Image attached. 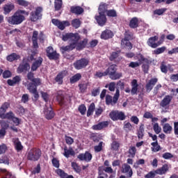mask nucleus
<instances>
[{
  "mask_svg": "<svg viewBox=\"0 0 178 178\" xmlns=\"http://www.w3.org/2000/svg\"><path fill=\"white\" fill-rule=\"evenodd\" d=\"M26 15V16H29V13L23 10H17L13 14V16L9 17L7 19V22L9 23V24H13V25L22 24V23H23V22H24L26 19L24 17V15Z\"/></svg>",
  "mask_w": 178,
  "mask_h": 178,
  "instance_id": "1",
  "label": "nucleus"
},
{
  "mask_svg": "<svg viewBox=\"0 0 178 178\" xmlns=\"http://www.w3.org/2000/svg\"><path fill=\"white\" fill-rule=\"evenodd\" d=\"M120 97V90L118 88L116 89L114 96L107 95L106 96V104L107 105H115L118 103L119 97Z\"/></svg>",
  "mask_w": 178,
  "mask_h": 178,
  "instance_id": "2",
  "label": "nucleus"
},
{
  "mask_svg": "<svg viewBox=\"0 0 178 178\" xmlns=\"http://www.w3.org/2000/svg\"><path fill=\"white\" fill-rule=\"evenodd\" d=\"M168 170V165H164L162 168H159L154 171H151L147 173L145 177V178H154L156 175H165Z\"/></svg>",
  "mask_w": 178,
  "mask_h": 178,
  "instance_id": "3",
  "label": "nucleus"
},
{
  "mask_svg": "<svg viewBox=\"0 0 178 178\" xmlns=\"http://www.w3.org/2000/svg\"><path fill=\"white\" fill-rule=\"evenodd\" d=\"M40 156H41V150L39 149H33L29 152L27 159L29 161L35 162V161L40 159Z\"/></svg>",
  "mask_w": 178,
  "mask_h": 178,
  "instance_id": "4",
  "label": "nucleus"
},
{
  "mask_svg": "<svg viewBox=\"0 0 178 178\" xmlns=\"http://www.w3.org/2000/svg\"><path fill=\"white\" fill-rule=\"evenodd\" d=\"M42 17V8L41 7L36 8L35 11L31 13L30 19L31 22H37Z\"/></svg>",
  "mask_w": 178,
  "mask_h": 178,
  "instance_id": "5",
  "label": "nucleus"
},
{
  "mask_svg": "<svg viewBox=\"0 0 178 178\" xmlns=\"http://www.w3.org/2000/svg\"><path fill=\"white\" fill-rule=\"evenodd\" d=\"M63 41H72V42H77L80 40L78 33H66L63 35Z\"/></svg>",
  "mask_w": 178,
  "mask_h": 178,
  "instance_id": "6",
  "label": "nucleus"
},
{
  "mask_svg": "<svg viewBox=\"0 0 178 178\" xmlns=\"http://www.w3.org/2000/svg\"><path fill=\"white\" fill-rule=\"evenodd\" d=\"M110 118L112 120H124L126 115L122 111H112L110 113Z\"/></svg>",
  "mask_w": 178,
  "mask_h": 178,
  "instance_id": "7",
  "label": "nucleus"
},
{
  "mask_svg": "<svg viewBox=\"0 0 178 178\" xmlns=\"http://www.w3.org/2000/svg\"><path fill=\"white\" fill-rule=\"evenodd\" d=\"M47 56L49 59L56 60L59 58V54H58L56 50H54V47L49 46L46 49Z\"/></svg>",
  "mask_w": 178,
  "mask_h": 178,
  "instance_id": "8",
  "label": "nucleus"
},
{
  "mask_svg": "<svg viewBox=\"0 0 178 178\" xmlns=\"http://www.w3.org/2000/svg\"><path fill=\"white\" fill-rule=\"evenodd\" d=\"M44 113L46 119L48 120H51V119H53L54 116H55L54 111H52V107L51 106L50 104H45Z\"/></svg>",
  "mask_w": 178,
  "mask_h": 178,
  "instance_id": "9",
  "label": "nucleus"
},
{
  "mask_svg": "<svg viewBox=\"0 0 178 178\" xmlns=\"http://www.w3.org/2000/svg\"><path fill=\"white\" fill-rule=\"evenodd\" d=\"M51 22L53 24H54V26H56L60 30H65V27L70 26V24L67 21L60 22L59 19H53Z\"/></svg>",
  "mask_w": 178,
  "mask_h": 178,
  "instance_id": "10",
  "label": "nucleus"
},
{
  "mask_svg": "<svg viewBox=\"0 0 178 178\" xmlns=\"http://www.w3.org/2000/svg\"><path fill=\"white\" fill-rule=\"evenodd\" d=\"M156 41H158L157 36L151 37L148 39L147 44L149 47H151V48H157V47L161 45V42H156Z\"/></svg>",
  "mask_w": 178,
  "mask_h": 178,
  "instance_id": "11",
  "label": "nucleus"
},
{
  "mask_svg": "<svg viewBox=\"0 0 178 178\" xmlns=\"http://www.w3.org/2000/svg\"><path fill=\"white\" fill-rule=\"evenodd\" d=\"M87 65H88V61L86 58H81V60H77L76 63H74L75 69H77L78 70L86 67Z\"/></svg>",
  "mask_w": 178,
  "mask_h": 178,
  "instance_id": "12",
  "label": "nucleus"
},
{
  "mask_svg": "<svg viewBox=\"0 0 178 178\" xmlns=\"http://www.w3.org/2000/svg\"><path fill=\"white\" fill-rule=\"evenodd\" d=\"M76 47H77V42H72L67 46L61 47L60 51L62 54H65V52H70V51H73Z\"/></svg>",
  "mask_w": 178,
  "mask_h": 178,
  "instance_id": "13",
  "label": "nucleus"
},
{
  "mask_svg": "<svg viewBox=\"0 0 178 178\" xmlns=\"http://www.w3.org/2000/svg\"><path fill=\"white\" fill-rule=\"evenodd\" d=\"M66 76H67V72L66 70L61 71L55 78L56 83H58V84H63V78L66 77Z\"/></svg>",
  "mask_w": 178,
  "mask_h": 178,
  "instance_id": "14",
  "label": "nucleus"
},
{
  "mask_svg": "<svg viewBox=\"0 0 178 178\" xmlns=\"http://www.w3.org/2000/svg\"><path fill=\"white\" fill-rule=\"evenodd\" d=\"M95 19L99 26H101L102 27L106 24V16H105V14L99 13V15L95 17Z\"/></svg>",
  "mask_w": 178,
  "mask_h": 178,
  "instance_id": "15",
  "label": "nucleus"
},
{
  "mask_svg": "<svg viewBox=\"0 0 178 178\" xmlns=\"http://www.w3.org/2000/svg\"><path fill=\"white\" fill-rule=\"evenodd\" d=\"M79 161H85L86 162H90L92 159V154L86 152L85 154H81L78 156Z\"/></svg>",
  "mask_w": 178,
  "mask_h": 178,
  "instance_id": "16",
  "label": "nucleus"
},
{
  "mask_svg": "<svg viewBox=\"0 0 178 178\" xmlns=\"http://www.w3.org/2000/svg\"><path fill=\"white\" fill-rule=\"evenodd\" d=\"M158 83V79L153 78L151 79L149 82L146 84V91L150 92L151 90L154 88V86Z\"/></svg>",
  "mask_w": 178,
  "mask_h": 178,
  "instance_id": "17",
  "label": "nucleus"
},
{
  "mask_svg": "<svg viewBox=\"0 0 178 178\" xmlns=\"http://www.w3.org/2000/svg\"><path fill=\"white\" fill-rule=\"evenodd\" d=\"M122 173H126L129 177H131L133 176V170H131V167L128 164H123L122 165Z\"/></svg>",
  "mask_w": 178,
  "mask_h": 178,
  "instance_id": "18",
  "label": "nucleus"
},
{
  "mask_svg": "<svg viewBox=\"0 0 178 178\" xmlns=\"http://www.w3.org/2000/svg\"><path fill=\"white\" fill-rule=\"evenodd\" d=\"M172 96L166 95L160 103L162 108H168L170 104V102L172 101Z\"/></svg>",
  "mask_w": 178,
  "mask_h": 178,
  "instance_id": "19",
  "label": "nucleus"
},
{
  "mask_svg": "<svg viewBox=\"0 0 178 178\" xmlns=\"http://www.w3.org/2000/svg\"><path fill=\"white\" fill-rule=\"evenodd\" d=\"M113 37V32L109 29H106L101 34V38L102 40H109V38H112Z\"/></svg>",
  "mask_w": 178,
  "mask_h": 178,
  "instance_id": "20",
  "label": "nucleus"
},
{
  "mask_svg": "<svg viewBox=\"0 0 178 178\" xmlns=\"http://www.w3.org/2000/svg\"><path fill=\"white\" fill-rule=\"evenodd\" d=\"M42 58L39 57L38 60H36L31 65V69L32 72H35L41 65H42Z\"/></svg>",
  "mask_w": 178,
  "mask_h": 178,
  "instance_id": "21",
  "label": "nucleus"
},
{
  "mask_svg": "<svg viewBox=\"0 0 178 178\" xmlns=\"http://www.w3.org/2000/svg\"><path fill=\"white\" fill-rule=\"evenodd\" d=\"M27 90L31 92V94L33 95L35 99H38L40 98V95H38V92L37 91V88L33 86H26Z\"/></svg>",
  "mask_w": 178,
  "mask_h": 178,
  "instance_id": "22",
  "label": "nucleus"
},
{
  "mask_svg": "<svg viewBox=\"0 0 178 178\" xmlns=\"http://www.w3.org/2000/svg\"><path fill=\"white\" fill-rule=\"evenodd\" d=\"M131 95H137V91H138V83H137V80L134 79L131 82Z\"/></svg>",
  "mask_w": 178,
  "mask_h": 178,
  "instance_id": "23",
  "label": "nucleus"
},
{
  "mask_svg": "<svg viewBox=\"0 0 178 178\" xmlns=\"http://www.w3.org/2000/svg\"><path fill=\"white\" fill-rule=\"evenodd\" d=\"M30 70V64L24 63L22 65H19L17 68L18 73H23V72H29Z\"/></svg>",
  "mask_w": 178,
  "mask_h": 178,
  "instance_id": "24",
  "label": "nucleus"
},
{
  "mask_svg": "<svg viewBox=\"0 0 178 178\" xmlns=\"http://www.w3.org/2000/svg\"><path fill=\"white\" fill-rule=\"evenodd\" d=\"M131 38V36H129V38L126 36L124 39H122L121 41V45L123 47H128V49H131L133 48V46L131 45V43L129 41Z\"/></svg>",
  "mask_w": 178,
  "mask_h": 178,
  "instance_id": "25",
  "label": "nucleus"
},
{
  "mask_svg": "<svg viewBox=\"0 0 178 178\" xmlns=\"http://www.w3.org/2000/svg\"><path fill=\"white\" fill-rule=\"evenodd\" d=\"M105 127H108V122H99L97 124L93 125L92 129L93 130H102V129H105Z\"/></svg>",
  "mask_w": 178,
  "mask_h": 178,
  "instance_id": "26",
  "label": "nucleus"
},
{
  "mask_svg": "<svg viewBox=\"0 0 178 178\" xmlns=\"http://www.w3.org/2000/svg\"><path fill=\"white\" fill-rule=\"evenodd\" d=\"M75 152L74 150H73V149L72 147H70L69 149H67V147H65L64 148V156H65V158H69V156H74L75 155Z\"/></svg>",
  "mask_w": 178,
  "mask_h": 178,
  "instance_id": "27",
  "label": "nucleus"
},
{
  "mask_svg": "<svg viewBox=\"0 0 178 178\" xmlns=\"http://www.w3.org/2000/svg\"><path fill=\"white\" fill-rule=\"evenodd\" d=\"M38 40V31H34L32 36L33 48H38V42H37Z\"/></svg>",
  "mask_w": 178,
  "mask_h": 178,
  "instance_id": "28",
  "label": "nucleus"
},
{
  "mask_svg": "<svg viewBox=\"0 0 178 178\" xmlns=\"http://www.w3.org/2000/svg\"><path fill=\"white\" fill-rule=\"evenodd\" d=\"M72 13L75 15H81L84 12V9L80 6H72L70 8Z\"/></svg>",
  "mask_w": 178,
  "mask_h": 178,
  "instance_id": "29",
  "label": "nucleus"
},
{
  "mask_svg": "<svg viewBox=\"0 0 178 178\" xmlns=\"http://www.w3.org/2000/svg\"><path fill=\"white\" fill-rule=\"evenodd\" d=\"M173 130V127L169 123L163 124V131L165 134H170Z\"/></svg>",
  "mask_w": 178,
  "mask_h": 178,
  "instance_id": "30",
  "label": "nucleus"
},
{
  "mask_svg": "<svg viewBox=\"0 0 178 178\" xmlns=\"http://www.w3.org/2000/svg\"><path fill=\"white\" fill-rule=\"evenodd\" d=\"M13 143L17 151H21V149H23V146L22 145V143L20 142V140H19V138H13Z\"/></svg>",
  "mask_w": 178,
  "mask_h": 178,
  "instance_id": "31",
  "label": "nucleus"
},
{
  "mask_svg": "<svg viewBox=\"0 0 178 178\" xmlns=\"http://www.w3.org/2000/svg\"><path fill=\"white\" fill-rule=\"evenodd\" d=\"M1 119H8L9 120H12L15 118V113L12 111H9L8 113L3 114H0Z\"/></svg>",
  "mask_w": 178,
  "mask_h": 178,
  "instance_id": "32",
  "label": "nucleus"
},
{
  "mask_svg": "<svg viewBox=\"0 0 178 178\" xmlns=\"http://www.w3.org/2000/svg\"><path fill=\"white\" fill-rule=\"evenodd\" d=\"M108 12V4L102 3L99 6V13L105 15Z\"/></svg>",
  "mask_w": 178,
  "mask_h": 178,
  "instance_id": "33",
  "label": "nucleus"
},
{
  "mask_svg": "<svg viewBox=\"0 0 178 178\" xmlns=\"http://www.w3.org/2000/svg\"><path fill=\"white\" fill-rule=\"evenodd\" d=\"M105 72L106 75H108L111 77V75H113L114 73H116V65H111Z\"/></svg>",
  "mask_w": 178,
  "mask_h": 178,
  "instance_id": "34",
  "label": "nucleus"
},
{
  "mask_svg": "<svg viewBox=\"0 0 178 178\" xmlns=\"http://www.w3.org/2000/svg\"><path fill=\"white\" fill-rule=\"evenodd\" d=\"M6 59L8 62H13L14 60H17V59H20V56L17 55L16 53H13L8 55L6 57Z\"/></svg>",
  "mask_w": 178,
  "mask_h": 178,
  "instance_id": "35",
  "label": "nucleus"
},
{
  "mask_svg": "<svg viewBox=\"0 0 178 178\" xmlns=\"http://www.w3.org/2000/svg\"><path fill=\"white\" fill-rule=\"evenodd\" d=\"M32 83H29L28 85H25L26 86H32V87H35V88H37V87H38V86H41L42 83H41V79L40 78H35L34 79H33Z\"/></svg>",
  "mask_w": 178,
  "mask_h": 178,
  "instance_id": "36",
  "label": "nucleus"
},
{
  "mask_svg": "<svg viewBox=\"0 0 178 178\" xmlns=\"http://www.w3.org/2000/svg\"><path fill=\"white\" fill-rule=\"evenodd\" d=\"M15 9V5L13 4H6L3 7V10H4V15H8L12 12Z\"/></svg>",
  "mask_w": 178,
  "mask_h": 178,
  "instance_id": "37",
  "label": "nucleus"
},
{
  "mask_svg": "<svg viewBox=\"0 0 178 178\" xmlns=\"http://www.w3.org/2000/svg\"><path fill=\"white\" fill-rule=\"evenodd\" d=\"M56 173L61 178H74L73 175H68L67 174H66V172H65V171L60 169L57 170Z\"/></svg>",
  "mask_w": 178,
  "mask_h": 178,
  "instance_id": "38",
  "label": "nucleus"
},
{
  "mask_svg": "<svg viewBox=\"0 0 178 178\" xmlns=\"http://www.w3.org/2000/svg\"><path fill=\"white\" fill-rule=\"evenodd\" d=\"M20 81V76H15L13 79H8V86H15V84H17Z\"/></svg>",
  "mask_w": 178,
  "mask_h": 178,
  "instance_id": "39",
  "label": "nucleus"
},
{
  "mask_svg": "<svg viewBox=\"0 0 178 178\" xmlns=\"http://www.w3.org/2000/svg\"><path fill=\"white\" fill-rule=\"evenodd\" d=\"M129 26L131 27V29H136L138 27V19L137 17H134L131 19Z\"/></svg>",
  "mask_w": 178,
  "mask_h": 178,
  "instance_id": "40",
  "label": "nucleus"
},
{
  "mask_svg": "<svg viewBox=\"0 0 178 178\" xmlns=\"http://www.w3.org/2000/svg\"><path fill=\"white\" fill-rule=\"evenodd\" d=\"M9 106H10V104L8 102H5L0 108V115H4Z\"/></svg>",
  "mask_w": 178,
  "mask_h": 178,
  "instance_id": "41",
  "label": "nucleus"
},
{
  "mask_svg": "<svg viewBox=\"0 0 178 178\" xmlns=\"http://www.w3.org/2000/svg\"><path fill=\"white\" fill-rule=\"evenodd\" d=\"M57 101L60 105H62V104H63V101H65V96H63V92H62V91L58 92Z\"/></svg>",
  "mask_w": 178,
  "mask_h": 178,
  "instance_id": "42",
  "label": "nucleus"
},
{
  "mask_svg": "<svg viewBox=\"0 0 178 178\" xmlns=\"http://www.w3.org/2000/svg\"><path fill=\"white\" fill-rule=\"evenodd\" d=\"M95 110V104L94 103H91L88 109L87 116L88 117L91 116V115L94 113Z\"/></svg>",
  "mask_w": 178,
  "mask_h": 178,
  "instance_id": "43",
  "label": "nucleus"
},
{
  "mask_svg": "<svg viewBox=\"0 0 178 178\" xmlns=\"http://www.w3.org/2000/svg\"><path fill=\"white\" fill-rule=\"evenodd\" d=\"M86 45H87V40L86 39L82 40L80 43L77 42L76 49L78 51H80V49H83V48H84Z\"/></svg>",
  "mask_w": 178,
  "mask_h": 178,
  "instance_id": "44",
  "label": "nucleus"
},
{
  "mask_svg": "<svg viewBox=\"0 0 178 178\" xmlns=\"http://www.w3.org/2000/svg\"><path fill=\"white\" fill-rule=\"evenodd\" d=\"M151 145L153 147H152L153 152H158L161 149V146L158 144V142H153Z\"/></svg>",
  "mask_w": 178,
  "mask_h": 178,
  "instance_id": "45",
  "label": "nucleus"
},
{
  "mask_svg": "<svg viewBox=\"0 0 178 178\" xmlns=\"http://www.w3.org/2000/svg\"><path fill=\"white\" fill-rule=\"evenodd\" d=\"M80 79H81V74H76L70 78V83H72V84L76 83Z\"/></svg>",
  "mask_w": 178,
  "mask_h": 178,
  "instance_id": "46",
  "label": "nucleus"
},
{
  "mask_svg": "<svg viewBox=\"0 0 178 178\" xmlns=\"http://www.w3.org/2000/svg\"><path fill=\"white\" fill-rule=\"evenodd\" d=\"M153 130L156 134H159L162 131V128L159 126V124L154 123L153 124Z\"/></svg>",
  "mask_w": 178,
  "mask_h": 178,
  "instance_id": "47",
  "label": "nucleus"
},
{
  "mask_svg": "<svg viewBox=\"0 0 178 178\" xmlns=\"http://www.w3.org/2000/svg\"><path fill=\"white\" fill-rule=\"evenodd\" d=\"M138 138H143L144 137V124H141L138 131Z\"/></svg>",
  "mask_w": 178,
  "mask_h": 178,
  "instance_id": "48",
  "label": "nucleus"
},
{
  "mask_svg": "<svg viewBox=\"0 0 178 178\" xmlns=\"http://www.w3.org/2000/svg\"><path fill=\"white\" fill-rule=\"evenodd\" d=\"M119 147H120V145L119 144V143L116 141H113L111 143V151H119Z\"/></svg>",
  "mask_w": 178,
  "mask_h": 178,
  "instance_id": "49",
  "label": "nucleus"
},
{
  "mask_svg": "<svg viewBox=\"0 0 178 178\" xmlns=\"http://www.w3.org/2000/svg\"><path fill=\"white\" fill-rule=\"evenodd\" d=\"M108 87L109 91L113 92V91H115V88H116V83L115 82H111L108 85H106L105 86L106 88H108Z\"/></svg>",
  "mask_w": 178,
  "mask_h": 178,
  "instance_id": "50",
  "label": "nucleus"
},
{
  "mask_svg": "<svg viewBox=\"0 0 178 178\" xmlns=\"http://www.w3.org/2000/svg\"><path fill=\"white\" fill-rule=\"evenodd\" d=\"M54 8L56 10H59L62 8V0H55Z\"/></svg>",
  "mask_w": 178,
  "mask_h": 178,
  "instance_id": "51",
  "label": "nucleus"
},
{
  "mask_svg": "<svg viewBox=\"0 0 178 178\" xmlns=\"http://www.w3.org/2000/svg\"><path fill=\"white\" fill-rule=\"evenodd\" d=\"M104 142H100L98 145L94 147L95 152H101L102 151Z\"/></svg>",
  "mask_w": 178,
  "mask_h": 178,
  "instance_id": "52",
  "label": "nucleus"
},
{
  "mask_svg": "<svg viewBox=\"0 0 178 178\" xmlns=\"http://www.w3.org/2000/svg\"><path fill=\"white\" fill-rule=\"evenodd\" d=\"M122 76V73L115 72L111 76H110V79H111V80H119V79H120Z\"/></svg>",
  "mask_w": 178,
  "mask_h": 178,
  "instance_id": "53",
  "label": "nucleus"
},
{
  "mask_svg": "<svg viewBox=\"0 0 178 178\" xmlns=\"http://www.w3.org/2000/svg\"><path fill=\"white\" fill-rule=\"evenodd\" d=\"M131 129H133V126L130 122H124V130H125V131H131Z\"/></svg>",
  "mask_w": 178,
  "mask_h": 178,
  "instance_id": "54",
  "label": "nucleus"
},
{
  "mask_svg": "<svg viewBox=\"0 0 178 178\" xmlns=\"http://www.w3.org/2000/svg\"><path fill=\"white\" fill-rule=\"evenodd\" d=\"M165 47H159L154 50V54L156 55H159L160 54H163V52H165Z\"/></svg>",
  "mask_w": 178,
  "mask_h": 178,
  "instance_id": "55",
  "label": "nucleus"
},
{
  "mask_svg": "<svg viewBox=\"0 0 178 178\" xmlns=\"http://www.w3.org/2000/svg\"><path fill=\"white\" fill-rule=\"evenodd\" d=\"M6 151H8V146H6L5 143L0 145V155H2V154H5Z\"/></svg>",
  "mask_w": 178,
  "mask_h": 178,
  "instance_id": "56",
  "label": "nucleus"
},
{
  "mask_svg": "<svg viewBox=\"0 0 178 178\" xmlns=\"http://www.w3.org/2000/svg\"><path fill=\"white\" fill-rule=\"evenodd\" d=\"M30 99V96L28 94H24L22 97L21 102H23V104H27Z\"/></svg>",
  "mask_w": 178,
  "mask_h": 178,
  "instance_id": "57",
  "label": "nucleus"
},
{
  "mask_svg": "<svg viewBox=\"0 0 178 178\" xmlns=\"http://www.w3.org/2000/svg\"><path fill=\"white\" fill-rule=\"evenodd\" d=\"M72 168L74 169V170L75 172H76V173H80V172L81 170L80 169V167L79 166V165L76 164V163H75V162L72 163Z\"/></svg>",
  "mask_w": 178,
  "mask_h": 178,
  "instance_id": "58",
  "label": "nucleus"
},
{
  "mask_svg": "<svg viewBox=\"0 0 178 178\" xmlns=\"http://www.w3.org/2000/svg\"><path fill=\"white\" fill-rule=\"evenodd\" d=\"M72 24L73 27H74L75 29H79V27H80V19H73L72 22Z\"/></svg>",
  "mask_w": 178,
  "mask_h": 178,
  "instance_id": "59",
  "label": "nucleus"
},
{
  "mask_svg": "<svg viewBox=\"0 0 178 178\" xmlns=\"http://www.w3.org/2000/svg\"><path fill=\"white\" fill-rule=\"evenodd\" d=\"M136 147L132 146L129 148V154L131 155V156H132V158H134V156H136Z\"/></svg>",
  "mask_w": 178,
  "mask_h": 178,
  "instance_id": "60",
  "label": "nucleus"
},
{
  "mask_svg": "<svg viewBox=\"0 0 178 178\" xmlns=\"http://www.w3.org/2000/svg\"><path fill=\"white\" fill-rule=\"evenodd\" d=\"M106 15L110 17H116V11L115 10H107Z\"/></svg>",
  "mask_w": 178,
  "mask_h": 178,
  "instance_id": "61",
  "label": "nucleus"
},
{
  "mask_svg": "<svg viewBox=\"0 0 178 178\" xmlns=\"http://www.w3.org/2000/svg\"><path fill=\"white\" fill-rule=\"evenodd\" d=\"M0 124H1V129H4L5 130H6L9 128V123H8L5 120H1L0 122Z\"/></svg>",
  "mask_w": 178,
  "mask_h": 178,
  "instance_id": "62",
  "label": "nucleus"
},
{
  "mask_svg": "<svg viewBox=\"0 0 178 178\" xmlns=\"http://www.w3.org/2000/svg\"><path fill=\"white\" fill-rule=\"evenodd\" d=\"M17 3H18V5H20V6H24L26 8V6L29 5V1L26 0H17Z\"/></svg>",
  "mask_w": 178,
  "mask_h": 178,
  "instance_id": "63",
  "label": "nucleus"
},
{
  "mask_svg": "<svg viewBox=\"0 0 178 178\" xmlns=\"http://www.w3.org/2000/svg\"><path fill=\"white\" fill-rule=\"evenodd\" d=\"M81 92H86L87 90V83H81L79 85Z\"/></svg>",
  "mask_w": 178,
  "mask_h": 178,
  "instance_id": "64",
  "label": "nucleus"
}]
</instances>
